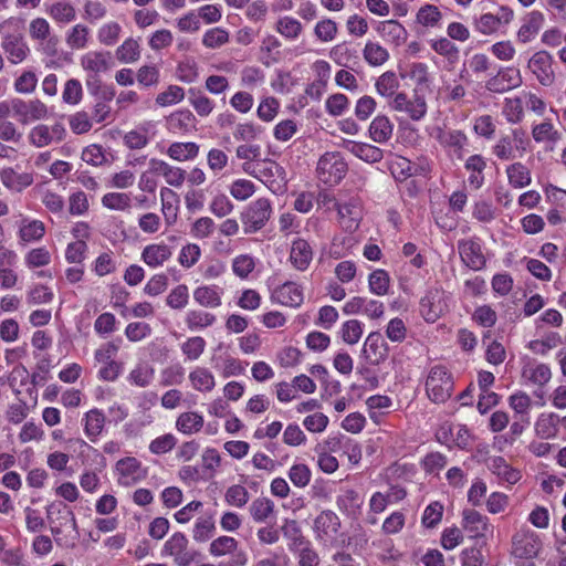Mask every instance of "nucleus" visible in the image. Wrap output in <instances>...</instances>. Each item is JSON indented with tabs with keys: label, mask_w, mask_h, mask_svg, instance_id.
Listing matches in <instances>:
<instances>
[{
	"label": "nucleus",
	"mask_w": 566,
	"mask_h": 566,
	"mask_svg": "<svg viewBox=\"0 0 566 566\" xmlns=\"http://www.w3.org/2000/svg\"><path fill=\"white\" fill-rule=\"evenodd\" d=\"M424 387L430 401L433 403H443L453 394V375L446 366L434 365L429 369Z\"/></svg>",
	"instance_id": "1"
},
{
	"label": "nucleus",
	"mask_w": 566,
	"mask_h": 566,
	"mask_svg": "<svg viewBox=\"0 0 566 566\" xmlns=\"http://www.w3.org/2000/svg\"><path fill=\"white\" fill-rule=\"evenodd\" d=\"M531 145L527 132L522 128H513L511 134L502 135L492 147V154L500 160H513L523 157Z\"/></svg>",
	"instance_id": "2"
},
{
	"label": "nucleus",
	"mask_w": 566,
	"mask_h": 566,
	"mask_svg": "<svg viewBox=\"0 0 566 566\" xmlns=\"http://www.w3.org/2000/svg\"><path fill=\"white\" fill-rule=\"evenodd\" d=\"M348 165L340 153L327 151L317 161L316 175L319 181L328 186L338 185L346 176Z\"/></svg>",
	"instance_id": "3"
},
{
	"label": "nucleus",
	"mask_w": 566,
	"mask_h": 566,
	"mask_svg": "<svg viewBox=\"0 0 566 566\" xmlns=\"http://www.w3.org/2000/svg\"><path fill=\"white\" fill-rule=\"evenodd\" d=\"M272 216V206L268 198H258L241 212V222L245 234H252L265 227Z\"/></svg>",
	"instance_id": "4"
},
{
	"label": "nucleus",
	"mask_w": 566,
	"mask_h": 566,
	"mask_svg": "<svg viewBox=\"0 0 566 566\" xmlns=\"http://www.w3.org/2000/svg\"><path fill=\"white\" fill-rule=\"evenodd\" d=\"M419 312L427 323L437 322L448 312L446 292L439 286L429 287L420 298Z\"/></svg>",
	"instance_id": "5"
},
{
	"label": "nucleus",
	"mask_w": 566,
	"mask_h": 566,
	"mask_svg": "<svg viewBox=\"0 0 566 566\" xmlns=\"http://www.w3.org/2000/svg\"><path fill=\"white\" fill-rule=\"evenodd\" d=\"M66 134V128L61 122H56L52 126L39 124L30 129L28 139L32 146L43 148L63 142Z\"/></svg>",
	"instance_id": "6"
},
{
	"label": "nucleus",
	"mask_w": 566,
	"mask_h": 566,
	"mask_svg": "<svg viewBox=\"0 0 566 566\" xmlns=\"http://www.w3.org/2000/svg\"><path fill=\"white\" fill-rule=\"evenodd\" d=\"M541 548L538 535L528 527H522L512 537V555L520 559H533Z\"/></svg>",
	"instance_id": "7"
},
{
	"label": "nucleus",
	"mask_w": 566,
	"mask_h": 566,
	"mask_svg": "<svg viewBox=\"0 0 566 566\" xmlns=\"http://www.w3.org/2000/svg\"><path fill=\"white\" fill-rule=\"evenodd\" d=\"M521 71L515 66H501L495 75L485 82V88L491 93L503 94L522 85Z\"/></svg>",
	"instance_id": "8"
},
{
	"label": "nucleus",
	"mask_w": 566,
	"mask_h": 566,
	"mask_svg": "<svg viewBox=\"0 0 566 566\" xmlns=\"http://www.w3.org/2000/svg\"><path fill=\"white\" fill-rule=\"evenodd\" d=\"M285 170L274 160L262 159L258 168L256 179L263 182L272 192H282L286 185Z\"/></svg>",
	"instance_id": "9"
},
{
	"label": "nucleus",
	"mask_w": 566,
	"mask_h": 566,
	"mask_svg": "<svg viewBox=\"0 0 566 566\" xmlns=\"http://www.w3.org/2000/svg\"><path fill=\"white\" fill-rule=\"evenodd\" d=\"M12 107L13 116L21 124L45 119L49 115L46 105L38 98L31 101L13 98Z\"/></svg>",
	"instance_id": "10"
},
{
	"label": "nucleus",
	"mask_w": 566,
	"mask_h": 566,
	"mask_svg": "<svg viewBox=\"0 0 566 566\" xmlns=\"http://www.w3.org/2000/svg\"><path fill=\"white\" fill-rule=\"evenodd\" d=\"M458 251L461 261L473 271L485 268L486 259L483 254L479 238L461 239L458 241Z\"/></svg>",
	"instance_id": "11"
},
{
	"label": "nucleus",
	"mask_w": 566,
	"mask_h": 566,
	"mask_svg": "<svg viewBox=\"0 0 566 566\" xmlns=\"http://www.w3.org/2000/svg\"><path fill=\"white\" fill-rule=\"evenodd\" d=\"M118 475L117 482L123 486H132L146 478V470L142 462L134 457L120 459L115 465Z\"/></svg>",
	"instance_id": "12"
},
{
	"label": "nucleus",
	"mask_w": 566,
	"mask_h": 566,
	"mask_svg": "<svg viewBox=\"0 0 566 566\" xmlns=\"http://www.w3.org/2000/svg\"><path fill=\"white\" fill-rule=\"evenodd\" d=\"M553 56L546 51H538L528 61V69L543 86H551L555 81Z\"/></svg>",
	"instance_id": "13"
},
{
	"label": "nucleus",
	"mask_w": 566,
	"mask_h": 566,
	"mask_svg": "<svg viewBox=\"0 0 566 566\" xmlns=\"http://www.w3.org/2000/svg\"><path fill=\"white\" fill-rule=\"evenodd\" d=\"M364 497L352 488H342L336 496V506L345 516L357 520L363 510Z\"/></svg>",
	"instance_id": "14"
},
{
	"label": "nucleus",
	"mask_w": 566,
	"mask_h": 566,
	"mask_svg": "<svg viewBox=\"0 0 566 566\" xmlns=\"http://www.w3.org/2000/svg\"><path fill=\"white\" fill-rule=\"evenodd\" d=\"M314 258V251L307 240L296 238L290 247L289 262L293 269L305 272Z\"/></svg>",
	"instance_id": "15"
},
{
	"label": "nucleus",
	"mask_w": 566,
	"mask_h": 566,
	"mask_svg": "<svg viewBox=\"0 0 566 566\" xmlns=\"http://www.w3.org/2000/svg\"><path fill=\"white\" fill-rule=\"evenodd\" d=\"M271 300L283 306L300 307L304 300L303 290L295 282L287 281L272 291Z\"/></svg>",
	"instance_id": "16"
},
{
	"label": "nucleus",
	"mask_w": 566,
	"mask_h": 566,
	"mask_svg": "<svg viewBox=\"0 0 566 566\" xmlns=\"http://www.w3.org/2000/svg\"><path fill=\"white\" fill-rule=\"evenodd\" d=\"M340 528V520L332 510L322 511L314 520L313 530L317 539L333 537Z\"/></svg>",
	"instance_id": "17"
},
{
	"label": "nucleus",
	"mask_w": 566,
	"mask_h": 566,
	"mask_svg": "<svg viewBox=\"0 0 566 566\" xmlns=\"http://www.w3.org/2000/svg\"><path fill=\"white\" fill-rule=\"evenodd\" d=\"M376 31L384 41L395 46L402 45L408 38L406 28L397 20L377 22Z\"/></svg>",
	"instance_id": "18"
},
{
	"label": "nucleus",
	"mask_w": 566,
	"mask_h": 566,
	"mask_svg": "<svg viewBox=\"0 0 566 566\" xmlns=\"http://www.w3.org/2000/svg\"><path fill=\"white\" fill-rule=\"evenodd\" d=\"M172 256V250L165 243H151L146 245L140 254V260L150 269L163 266Z\"/></svg>",
	"instance_id": "19"
},
{
	"label": "nucleus",
	"mask_w": 566,
	"mask_h": 566,
	"mask_svg": "<svg viewBox=\"0 0 566 566\" xmlns=\"http://www.w3.org/2000/svg\"><path fill=\"white\" fill-rule=\"evenodd\" d=\"M343 148L368 164L379 163L384 158L382 149L367 143L345 139Z\"/></svg>",
	"instance_id": "20"
},
{
	"label": "nucleus",
	"mask_w": 566,
	"mask_h": 566,
	"mask_svg": "<svg viewBox=\"0 0 566 566\" xmlns=\"http://www.w3.org/2000/svg\"><path fill=\"white\" fill-rule=\"evenodd\" d=\"M521 377L527 382L543 387L551 380L552 371L544 363L528 360L522 367Z\"/></svg>",
	"instance_id": "21"
},
{
	"label": "nucleus",
	"mask_w": 566,
	"mask_h": 566,
	"mask_svg": "<svg viewBox=\"0 0 566 566\" xmlns=\"http://www.w3.org/2000/svg\"><path fill=\"white\" fill-rule=\"evenodd\" d=\"M363 355L374 363L382 361L388 356V346L379 332H371L365 339Z\"/></svg>",
	"instance_id": "22"
},
{
	"label": "nucleus",
	"mask_w": 566,
	"mask_h": 566,
	"mask_svg": "<svg viewBox=\"0 0 566 566\" xmlns=\"http://www.w3.org/2000/svg\"><path fill=\"white\" fill-rule=\"evenodd\" d=\"M462 527L471 538L483 537L489 530L488 517L474 510H464Z\"/></svg>",
	"instance_id": "23"
},
{
	"label": "nucleus",
	"mask_w": 566,
	"mask_h": 566,
	"mask_svg": "<svg viewBox=\"0 0 566 566\" xmlns=\"http://www.w3.org/2000/svg\"><path fill=\"white\" fill-rule=\"evenodd\" d=\"M193 300L197 304L207 308H217L222 304L223 289L219 285H201L195 289Z\"/></svg>",
	"instance_id": "24"
},
{
	"label": "nucleus",
	"mask_w": 566,
	"mask_h": 566,
	"mask_svg": "<svg viewBox=\"0 0 566 566\" xmlns=\"http://www.w3.org/2000/svg\"><path fill=\"white\" fill-rule=\"evenodd\" d=\"M84 433L90 441H97L105 427L106 417L103 410L93 408L85 412L83 419Z\"/></svg>",
	"instance_id": "25"
},
{
	"label": "nucleus",
	"mask_w": 566,
	"mask_h": 566,
	"mask_svg": "<svg viewBox=\"0 0 566 566\" xmlns=\"http://www.w3.org/2000/svg\"><path fill=\"white\" fill-rule=\"evenodd\" d=\"M544 14L534 10L526 14L523 24L517 32V39L522 43L532 41L544 25Z\"/></svg>",
	"instance_id": "26"
},
{
	"label": "nucleus",
	"mask_w": 566,
	"mask_h": 566,
	"mask_svg": "<svg viewBox=\"0 0 566 566\" xmlns=\"http://www.w3.org/2000/svg\"><path fill=\"white\" fill-rule=\"evenodd\" d=\"M486 165V159L479 154L471 155L464 163V168L469 172L468 182L475 190L484 185Z\"/></svg>",
	"instance_id": "27"
},
{
	"label": "nucleus",
	"mask_w": 566,
	"mask_h": 566,
	"mask_svg": "<svg viewBox=\"0 0 566 566\" xmlns=\"http://www.w3.org/2000/svg\"><path fill=\"white\" fill-rule=\"evenodd\" d=\"M437 139L443 147L451 148L457 158H463V151L469 143V139L462 130H441L437 136Z\"/></svg>",
	"instance_id": "28"
},
{
	"label": "nucleus",
	"mask_w": 566,
	"mask_h": 566,
	"mask_svg": "<svg viewBox=\"0 0 566 566\" xmlns=\"http://www.w3.org/2000/svg\"><path fill=\"white\" fill-rule=\"evenodd\" d=\"M329 57L339 66L355 71L359 65V55L356 49L348 46L346 43H339L329 51Z\"/></svg>",
	"instance_id": "29"
},
{
	"label": "nucleus",
	"mask_w": 566,
	"mask_h": 566,
	"mask_svg": "<svg viewBox=\"0 0 566 566\" xmlns=\"http://www.w3.org/2000/svg\"><path fill=\"white\" fill-rule=\"evenodd\" d=\"M249 512L255 523H268L275 520V504L269 497H256L249 506Z\"/></svg>",
	"instance_id": "30"
},
{
	"label": "nucleus",
	"mask_w": 566,
	"mask_h": 566,
	"mask_svg": "<svg viewBox=\"0 0 566 566\" xmlns=\"http://www.w3.org/2000/svg\"><path fill=\"white\" fill-rule=\"evenodd\" d=\"M81 65L85 71L98 74L111 69V53L104 51H91L81 57Z\"/></svg>",
	"instance_id": "31"
},
{
	"label": "nucleus",
	"mask_w": 566,
	"mask_h": 566,
	"mask_svg": "<svg viewBox=\"0 0 566 566\" xmlns=\"http://www.w3.org/2000/svg\"><path fill=\"white\" fill-rule=\"evenodd\" d=\"M0 180L4 187L12 191H22L33 182V176L29 172H18L13 168L2 169Z\"/></svg>",
	"instance_id": "32"
},
{
	"label": "nucleus",
	"mask_w": 566,
	"mask_h": 566,
	"mask_svg": "<svg viewBox=\"0 0 566 566\" xmlns=\"http://www.w3.org/2000/svg\"><path fill=\"white\" fill-rule=\"evenodd\" d=\"M281 531L283 536L287 539V546L292 553L310 543V541L303 535L302 530L295 520L285 518Z\"/></svg>",
	"instance_id": "33"
},
{
	"label": "nucleus",
	"mask_w": 566,
	"mask_h": 566,
	"mask_svg": "<svg viewBox=\"0 0 566 566\" xmlns=\"http://www.w3.org/2000/svg\"><path fill=\"white\" fill-rule=\"evenodd\" d=\"M196 117L189 109L172 113L168 119V129L174 134H185L195 128Z\"/></svg>",
	"instance_id": "34"
},
{
	"label": "nucleus",
	"mask_w": 566,
	"mask_h": 566,
	"mask_svg": "<svg viewBox=\"0 0 566 566\" xmlns=\"http://www.w3.org/2000/svg\"><path fill=\"white\" fill-rule=\"evenodd\" d=\"M488 468L493 474L510 484H515L521 479L520 471L513 469L502 457L491 458L488 462Z\"/></svg>",
	"instance_id": "35"
},
{
	"label": "nucleus",
	"mask_w": 566,
	"mask_h": 566,
	"mask_svg": "<svg viewBox=\"0 0 566 566\" xmlns=\"http://www.w3.org/2000/svg\"><path fill=\"white\" fill-rule=\"evenodd\" d=\"M149 165L151 166L153 171L165 177L168 185L174 187L182 185L185 180V171L182 169L172 167L167 163L155 158L150 159Z\"/></svg>",
	"instance_id": "36"
},
{
	"label": "nucleus",
	"mask_w": 566,
	"mask_h": 566,
	"mask_svg": "<svg viewBox=\"0 0 566 566\" xmlns=\"http://www.w3.org/2000/svg\"><path fill=\"white\" fill-rule=\"evenodd\" d=\"M2 49L8 54L9 61L13 64L22 62L29 53L28 45L17 35H7L3 39Z\"/></svg>",
	"instance_id": "37"
},
{
	"label": "nucleus",
	"mask_w": 566,
	"mask_h": 566,
	"mask_svg": "<svg viewBox=\"0 0 566 566\" xmlns=\"http://www.w3.org/2000/svg\"><path fill=\"white\" fill-rule=\"evenodd\" d=\"M392 132L394 125L385 115L376 116L369 126V136L378 144L388 142L392 136Z\"/></svg>",
	"instance_id": "38"
},
{
	"label": "nucleus",
	"mask_w": 566,
	"mask_h": 566,
	"mask_svg": "<svg viewBox=\"0 0 566 566\" xmlns=\"http://www.w3.org/2000/svg\"><path fill=\"white\" fill-rule=\"evenodd\" d=\"M191 387L200 392H210L216 387L213 374L206 367H196L189 373Z\"/></svg>",
	"instance_id": "39"
},
{
	"label": "nucleus",
	"mask_w": 566,
	"mask_h": 566,
	"mask_svg": "<svg viewBox=\"0 0 566 566\" xmlns=\"http://www.w3.org/2000/svg\"><path fill=\"white\" fill-rule=\"evenodd\" d=\"M559 422L560 418L558 415L554 412L542 413L535 422V432L542 439L555 438L558 433Z\"/></svg>",
	"instance_id": "40"
},
{
	"label": "nucleus",
	"mask_w": 566,
	"mask_h": 566,
	"mask_svg": "<svg viewBox=\"0 0 566 566\" xmlns=\"http://www.w3.org/2000/svg\"><path fill=\"white\" fill-rule=\"evenodd\" d=\"M214 515L206 514L198 517L192 528V538L198 543L208 542L216 533Z\"/></svg>",
	"instance_id": "41"
},
{
	"label": "nucleus",
	"mask_w": 566,
	"mask_h": 566,
	"mask_svg": "<svg viewBox=\"0 0 566 566\" xmlns=\"http://www.w3.org/2000/svg\"><path fill=\"white\" fill-rule=\"evenodd\" d=\"M247 366V361H242L229 355L219 357L213 365L223 378L243 375Z\"/></svg>",
	"instance_id": "42"
},
{
	"label": "nucleus",
	"mask_w": 566,
	"mask_h": 566,
	"mask_svg": "<svg viewBox=\"0 0 566 566\" xmlns=\"http://www.w3.org/2000/svg\"><path fill=\"white\" fill-rule=\"evenodd\" d=\"M48 14L59 24H69L76 19V10L66 1H56L48 10Z\"/></svg>",
	"instance_id": "43"
},
{
	"label": "nucleus",
	"mask_w": 566,
	"mask_h": 566,
	"mask_svg": "<svg viewBox=\"0 0 566 566\" xmlns=\"http://www.w3.org/2000/svg\"><path fill=\"white\" fill-rule=\"evenodd\" d=\"M363 56L370 66H381L389 60V52L378 42L367 41L363 49Z\"/></svg>",
	"instance_id": "44"
},
{
	"label": "nucleus",
	"mask_w": 566,
	"mask_h": 566,
	"mask_svg": "<svg viewBox=\"0 0 566 566\" xmlns=\"http://www.w3.org/2000/svg\"><path fill=\"white\" fill-rule=\"evenodd\" d=\"M203 417L195 411L182 412L176 420V428L184 434L199 432L203 427Z\"/></svg>",
	"instance_id": "45"
},
{
	"label": "nucleus",
	"mask_w": 566,
	"mask_h": 566,
	"mask_svg": "<svg viewBox=\"0 0 566 566\" xmlns=\"http://www.w3.org/2000/svg\"><path fill=\"white\" fill-rule=\"evenodd\" d=\"M217 321L214 314L203 310H190L186 313L185 323L190 331L203 329L212 326Z\"/></svg>",
	"instance_id": "46"
},
{
	"label": "nucleus",
	"mask_w": 566,
	"mask_h": 566,
	"mask_svg": "<svg viewBox=\"0 0 566 566\" xmlns=\"http://www.w3.org/2000/svg\"><path fill=\"white\" fill-rule=\"evenodd\" d=\"M45 234V226L40 220H22L19 238L25 243L40 241Z\"/></svg>",
	"instance_id": "47"
},
{
	"label": "nucleus",
	"mask_w": 566,
	"mask_h": 566,
	"mask_svg": "<svg viewBox=\"0 0 566 566\" xmlns=\"http://www.w3.org/2000/svg\"><path fill=\"white\" fill-rule=\"evenodd\" d=\"M506 175L509 184L514 188H524L532 182L531 171L520 161L507 166Z\"/></svg>",
	"instance_id": "48"
},
{
	"label": "nucleus",
	"mask_w": 566,
	"mask_h": 566,
	"mask_svg": "<svg viewBox=\"0 0 566 566\" xmlns=\"http://www.w3.org/2000/svg\"><path fill=\"white\" fill-rule=\"evenodd\" d=\"M532 137L537 144L551 143L555 145L560 139L562 134L549 120H545L532 127Z\"/></svg>",
	"instance_id": "49"
},
{
	"label": "nucleus",
	"mask_w": 566,
	"mask_h": 566,
	"mask_svg": "<svg viewBox=\"0 0 566 566\" xmlns=\"http://www.w3.org/2000/svg\"><path fill=\"white\" fill-rule=\"evenodd\" d=\"M198 153L199 146L193 142L172 143L167 150L168 156L178 161L193 159Z\"/></svg>",
	"instance_id": "50"
},
{
	"label": "nucleus",
	"mask_w": 566,
	"mask_h": 566,
	"mask_svg": "<svg viewBox=\"0 0 566 566\" xmlns=\"http://www.w3.org/2000/svg\"><path fill=\"white\" fill-rule=\"evenodd\" d=\"M116 59L122 63H135L140 57V46L137 40L126 39L115 52Z\"/></svg>",
	"instance_id": "51"
},
{
	"label": "nucleus",
	"mask_w": 566,
	"mask_h": 566,
	"mask_svg": "<svg viewBox=\"0 0 566 566\" xmlns=\"http://www.w3.org/2000/svg\"><path fill=\"white\" fill-rule=\"evenodd\" d=\"M390 286V276L386 270L377 269L368 276L369 291L378 296L388 294Z\"/></svg>",
	"instance_id": "52"
},
{
	"label": "nucleus",
	"mask_w": 566,
	"mask_h": 566,
	"mask_svg": "<svg viewBox=\"0 0 566 566\" xmlns=\"http://www.w3.org/2000/svg\"><path fill=\"white\" fill-rule=\"evenodd\" d=\"M154 375L155 370L149 364L140 363L130 370L127 380L130 385L137 387H147L153 381Z\"/></svg>",
	"instance_id": "53"
},
{
	"label": "nucleus",
	"mask_w": 566,
	"mask_h": 566,
	"mask_svg": "<svg viewBox=\"0 0 566 566\" xmlns=\"http://www.w3.org/2000/svg\"><path fill=\"white\" fill-rule=\"evenodd\" d=\"M376 92L382 97H392L399 88V81L394 71L382 73L375 83Z\"/></svg>",
	"instance_id": "54"
},
{
	"label": "nucleus",
	"mask_w": 566,
	"mask_h": 566,
	"mask_svg": "<svg viewBox=\"0 0 566 566\" xmlns=\"http://www.w3.org/2000/svg\"><path fill=\"white\" fill-rule=\"evenodd\" d=\"M275 30L286 40H296L302 33L303 27L295 18L285 15L277 20Z\"/></svg>",
	"instance_id": "55"
},
{
	"label": "nucleus",
	"mask_w": 566,
	"mask_h": 566,
	"mask_svg": "<svg viewBox=\"0 0 566 566\" xmlns=\"http://www.w3.org/2000/svg\"><path fill=\"white\" fill-rule=\"evenodd\" d=\"M364 333V324L358 319H349L343 323L339 334L344 343L355 345Z\"/></svg>",
	"instance_id": "56"
},
{
	"label": "nucleus",
	"mask_w": 566,
	"mask_h": 566,
	"mask_svg": "<svg viewBox=\"0 0 566 566\" xmlns=\"http://www.w3.org/2000/svg\"><path fill=\"white\" fill-rule=\"evenodd\" d=\"M90 30L84 24H75L66 34V43L73 50H82L87 46Z\"/></svg>",
	"instance_id": "57"
},
{
	"label": "nucleus",
	"mask_w": 566,
	"mask_h": 566,
	"mask_svg": "<svg viewBox=\"0 0 566 566\" xmlns=\"http://www.w3.org/2000/svg\"><path fill=\"white\" fill-rule=\"evenodd\" d=\"M337 23L329 18L319 20L314 27V35L318 41L323 43L334 41L337 36Z\"/></svg>",
	"instance_id": "58"
},
{
	"label": "nucleus",
	"mask_w": 566,
	"mask_h": 566,
	"mask_svg": "<svg viewBox=\"0 0 566 566\" xmlns=\"http://www.w3.org/2000/svg\"><path fill=\"white\" fill-rule=\"evenodd\" d=\"M238 541L231 536H219L209 546V553L214 557L224 556L237 551Z\"/></svg>",
	"instance_id": "59"
},
{
	"label": "nucleus",
	"mask_w": 566,
	"mask_h": 566,
	"mask_svg": "<svg viewBox=\"0 0 566 566\" xmlns=\"http://www.w3.org/2000/svg\"><path fill=\"white\" fill-rule=\"evenodd\" d=\"M401 78H410L417 85H424L429 82L428 65L422 62L411 63L406 71L400 72Z\"/></svg>",
	"instance_id": "60"
},
{
	"label": "nucleus",
	"mask_w": 566,
	"mask_h": 566,
	"mask_svg": "<svg viewBox=\"0 0 566 566\" xmlns=\"http://www.w3.org/2000/svg\"><path fill=\"white\" fill-rule=\"evenodd\" d=\"M130 196L125 192H108L102 197V205L111 210L124 211L130 208Z\"/></svg>",
	"instance_id": "61"
},
{
	"label": "nucleus",
	"mask_w": 566,
	"mask_h": 566,
	"mask_svg": "<svg viewBox=\"0 0 566 566\" xmlns=\"http://www.w3.org/2000/svg\"><path fill=\"white\" fill-rule=\"evenodd\" d=\"M54 294L50 287L43 284H35L27 292L29 305L48 304L53 301Z\"/></svg>",
	"instance_id": "62"
},
{
	"label": "nucleus",
	"mask_w": 566,
	"mask_h": 566,
	"mask_svg": "<svg viewBox=\"0 0 566 566\" xmlns=\"http://www.w3.org/2000/svg\"><path fill=\"white\" fill-rule=\"evenodd\" d=\"M311 469L304 463H295L289 470V479L294 486L303 489L311 482Z\"/></svg>",
	"instance_id": "63"
},
{
	"label": "nucleus",
	"mask_w": 566,
	"mask_h": 566,
	"mask_svg": "<svg viewBox=\"0 0 566 566\" xmlns=\"http://www.w3.org/2000/svg\"><path fill=\"white\" fill-rule=\"evenodd\" d=\"M122 27L117 22H108L103 24L97 31V39L99 43L112 46L120 36Z\"/></svg>",
	"instance_id": "64"
}]
</instances>
